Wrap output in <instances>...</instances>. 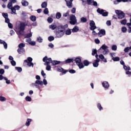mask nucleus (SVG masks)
I'll return each mask as SVG.
<instances>
[{"label": "nucleus", "mask_w": 131, "mask_h": 131, "mask_svg": "<svg viewBox=\"0 0 131 131\" xmlns=\"http://www.w3.org/2000/svg\"><path fill=\"white\" fill-rule=\"evenodd\" d=\"M102 86L105 89V90H108V89H109V86H110V85H109V83H108V82L105 81H103L102 83Z\"/></svg>", "instance_id": "obj_16"}, {"label": "nucleus", "mask_w": 131, "mask_h": 131, "mask_svg": "<svg viewBox=\"0 0 131 131\" xmlns=\"http://www.w3.org/2000/svg\"><path fill=\"white\" fill-rule=\"evenodd\" d=\"M66 34L67 35H70L71 34V30L69 29L66 31Z\"/></svg>", "instance_id": "obj_44"}, {"label": "nucleus", "mask_w": 131, "mask_h": 131, "mask_svg": "<svg viewBox=\"0 0 131 131\" xmlns=\"http://www.w3.org/2000/svg\"><path fill=\"white\" fill-rule=\"evenodd\" d=\"M112 51H117V46L113 45L112 46Z\"/></svg>", "instance_id": "obj_42"}, {"label": "nucleus", "mask_w": 131, "mask_h": 131, "mask_svg": "<svg viewBox=\"0 0 131 131\" xmlns=\"http://www.w3.org/2000/svg\"><path fill=\"white\" fill-rule=\"evenodd\" d=\"M15 68V70H17L18 72H21L22 71V68L20 67H16Z\"/></svg>", "instance_id": "obj_43"}, {"label": "nucleus", "mask_w": 131, "mask_h": 131, "mask_svg": "<svg viewBox=\"0 0 131 131\" xmlns=\"http://www.w3.org/2000/svg\"><path fill=\"white\" fill-rule=\"evenodd\" d=\"M105 33V30H101L98 33V36L102 37Z\"/></svg>", "instance_id": "obj_22"}, {"label": "nucleus", "mask_w": 131, "mask_h": 131, "mask_svg": "<svg viewBox=\"0 0 131 131\" xmlns=\"http://www.w3.org/2000/svg\"><path fill=\"white\" fill-rule=\"evenodd\" d=\"M26 42H28L29 45H31V46H35L36 43L34 41H31V39L30 38H27L26 39Z\"/></svg>", "instance_id": "obj_15"}, {"label": "nucleus", "mask_w": 131, "mask_h": 131, "mask_svg": "<svg viewBox=\"0 0 131 131\" xmlns=\"http://www.w3.org/2000/svg\"><path fill=\"white\" fill-rule=\"evenodd\" d=\"M32 36V33H29L27 34L26 36V38H30V37H31Z\"/></svg>", "instance_id": "obj_46"}, {"label": "nucleus", "mask_w": 131, "mask_h": 131, "mask_svg": "<svg viewBox=\"0 0 131 131\" xmlns=\"http://www.w3.org/2000/svg\"><path fill=\"white\" fill-rule=\"evenodd\" d=\"M42 82L44 85H47V84H48V81H47V80L45 79H43Z\"/></svg>", "instance_id": "obj_56"}, {"label": "nucleus", "mask_w": 131, "mask_h": 131, "mask_svg": "<svg viewBox=\"0 0 131 131\" xmlns=\"http://www.w3.org/2000/svg\"><path fill=\"white\" fill-rule=\"evenodd\" d=\"M75 61L77 65L78 66L79 69H82V68H84V66L83 65V63L81 62V58H76L75 59Z\"/></svg>", "instance_id": "obj_3"}, {"label": "nucleus", "mask_w": 131, "mask_h": 131, "mask_svg": "<svg viewBox=\"0 0 131 131\" xmlns=\"http://www.w3.org/2000/svg\"><path fill=\"white\" fill-rule=\"evenodd\" d=\"M110 55L112 58V60H113V59L115 58V57H116V53H110Z\"/></svg>", "instance_id": "obj_32"}, {"label": "nucleus", "mask_w": 131, "mask_h": 131, "mask_svg": "<svg viewBox=\"0 0 131 131\" xmlns=\"http://www.w3.org/2000/svg\"><path fill=\"white\" fill-rule=\"evenodd\" d=\"M25 47V44L23 43H21L18 45V49H24V48Z\"/></svg>", "instance_id": "obj_36"}, {"label": "nucleus", "mask_w": 131, "mask_h": 131, "mask_svg": "<svg viewBox=\"0 0 131 131\" xmlns=\"http://www.w3.org/2000/svg\"><path fill=\"white\" fill-rule=\"evenodd\" d=\"M103 55H107L109 53V49H108V46L105 45H103L100 48L99 51H102Z\"/></svg>", "instance_id": "obj_4"}, {"label": "nucleus", "mask_w": 131, "mask_h": 131, "mask_svg": "<svg viewBox=\"0 0 131 131\" xmlns=\"http://www.w3.org/2000/svg\"><path fill=\"white\" fill-rule=\"evenodd\" d=\"M5 73V70L1 69H0V74H4Z\"/></svg>", "instance_id": "obj_61"}, {"label": "nucleus", "mask_w": 131, "mask_h": 131, "mask_svg": "<svg viewBox=\"0 0 131 131\" xmlns=\"http://www.w3.org/2000/svg\"><path fill=\"white\" fill-rule=\"evenodd\" d=\"M112 60H113L114 62H117L119 61V60H120V58L119 57L116 56L115 58H113Z\"/></svg>", "instance_id": "obj_40"}, {"label": "nucleus", "mask_w": 131, "mask_h": 131, "mask_svg": "<svg viewBox=\"0 0 131 131\" xmlns=\"http://www.w3.org/2000/svg\"><path fill=\"white\" fill-rule=\"evenodd\" d=\"M0 43L3 45L4 48L7 50L8 48V44L4 40L0 39Z\"/></svg>", "instance_id": "obj_19"}, {"label": "nucleus", "mask_w": 131, "mask_h": 131, "mask_svg": "<svg viewBox=\"0 0 131 131\" xmlns=\"http://www.w3.org/2000/svg\"><path fill=\"white\" fill-rule=\"evenodd\" d=\"M95 42H96L97 44L100 43V40H99V39H96L95 40Z\"/></svg>", "instance_id": "obj_63"}, {"label": "nucleus", "mask_w": 131, "mask_h": 131, "mask_svg": "<svg viewBox=\"0 0 131 131\" xmlns=\"http://www.w3.org/2000/svg\"><path fill=\"white\" fill-rule=\"evenodd\" d=\"M121 24L123 25H125L126 24V19H123L121 21Z\"/></svg>", "instance_id": "obj_54"}, {"label": "nucleus", "mask_w": 131, "mask_h": 131, "mask_svg": "<svg viewBox=\"0 0 131 131\" xmlns=\"http://www.w3.org/2000/svg\"><path fill=\"white\" fill-rule=\"evenodd\" d=\"M47 6H48V3L47 2H43L41 4L42 8H47Z\"/></svg>", "instance_id": "obj_41"}, {"label": "nucleus", "mask_w": 131, "mask_h": 131, "mask_svg": "<svg viewBox=\"0 0 131 131\" xmlns=\"http://www.w3.org/2000/svg\"><path fill=\"white\" fill-rule=\"evenodd\" d=\"M49 28L52 30H55V29L57 28V25H56L55 24H52L51 25L49 26Z\"/></svg>", "instance_id": "obj_25"}, {"label": "nucleus", "mask_w": 131, "mask_h": 131, "mask_svg": "<svg viewBox=\"0 0 131 131\" xmlns=\"http://www.w3.org/2000/svg\"><path fill=\"white\" fill-rule=\"evenodd\" d=\"M63 17H68V16H69V12H67L65 13H63Z\"/></svg>", "instance_id": "obj_59"}, {"label": "nucleus", "mask_w": 131, "mask_h": 131, "mask_svg": "<svg viewBox=\"0 0 131 131\" xmlns=\"http://www.w3.org/2000/svg\"><path fill=\"white\" fill-rule=\"evenodd\" d=\"M83 63L85 66H89V65H90V62L88 60H84Z\"/></svg>", "instance_id": "obj_45"}, {"label": "nucleus", "mask_w": 131, "mask_h": 131, "mask_svg": "<svg viewBox=\"0 0 131 131\" xmlns=\"http://www.w3.org/2000/svg\"><path fill=\"white\" fill-rule=\"evenodd\" d=\"M95 57L97 59L94 61L93 64L94 67H98V66H99V62H100V59L98 58V57H99V56H98V54H96Z\"/></svg>", "instance_id": "obj_11"}, {"label": "nucleus", "mask_w": 131, "mask_h": 131, "mask_svg": "<svg viewBox=\"0 0 131 131\" xmlns=\"http://www.w3.org/2000/svg\"><path fill=\"white\" fill-rule=\"evenodd\" d=\"M7 100V98L4 96H0V101L1 102H5Z\"/></svg>", "instance_id": "obj_35"}, {"label": "nucleus", "mask_w": 131, "mask_h": 131, "mask_svg": "<svg viewBox=\"0 0 131 131\" xmlns=\"http://www.w3.org/2000/svg\"><path fill=\"white\" fill-rule=\"evenodd\" d=\"M61 17H62V14H61V13L57 12L56 14V19H60Z\"/></svg>", "instance_id": "obj_31"}, {"label": "nucleus", "mask_w": 131, "mask_h": 131, "mask_svg": "<svg viewBox=\"0 0 131 131\" xmlns=\"http://www.w3.org/2000/svg\"><path fill=\"white\" fill-rule=\"evenodd\" d=\"M51 61H52V58H48L47 56H45L43 58V62H46L45 63V65L47 66L46 70H47L48 71H50V70H51V66H50V62H51Z\"/></svg>", "instance_id": "obj_2"}, {"label": "nucleus", "mask_w": 131, "mask_h": 131, "mask_svg": "<svg viewBox=\"0 0 131 131\" xmlns=\"http://www.w3.org/2000/svg\"><path fill=\"white\" fill-rule=\"evenodd\" d=\"M43 13L44 14L48 15V14H49V9L48 8H45L43 10Z\"/></svg>", "instance_id": "obj_50"}, {"label": "nucleus", "mask_w": 131, "mask_h": 131, "mask_svg": "<svg viewBox=\"0 0 131 131\" xmlns=\"http://www.w3.org/2000/svg\"><path fill=\"white\" fill-rule=\"evenodd\" d=\"M7 8L11 10L12 14H13V13H15V10L14 9V7H13V3L11 2L9 3L7 5Z\"/></svg>", "instance_id": "obj_13"}, {"label": "nucleus", "mask_w": 131, "mask_h": 131, "mask_svg": "<svg viewBox=\"0 0 131 131\" xmlns=\"http://www.w3.org/2000/svg\"><path fill=\"white\" fill-rule=\"evenodd\" d=\"M47 21L48 23H52L53 22V18L52 17H48Z\"/></svg>", "instance_id": "obj_53"}, {"label": "nucleus", "mask_w": 131, "mask_h": 131, "mask_svg": "<svg viewBox=\"0 0 131 131\" xmlns=\"http://www.w3.org/2000/svg\"><path fill=\"white\" fill-rule=\"evenodd\" d=\"M129 50H131L130 47L125 48L124 49V51L125 53H127V52H128V51H129Z\"/></svg>", "instance_id": "obj_49"}, {"label": "nucleus", "mask_w": 131, "mask_h": 131, "mask_svg": "<svg viewBox=\"0 0 131 131\" xmlns=\"http://www.w3.org/2000/svg\"><path fill=\"white\" fill-rule=\"evenodd\" d=\"M124 69L125 70L126 74H127V75H131V72L129 71V70H130V68L129 67L124 66Z\"/></svg>", "instance_id": "obj_14"}, {"label": "nucleus", "mask_w": 131, "mask_h": 131, "mask_svg": "<svg viewBox=\"0 0 131 131\" xmlns=\"http://www.w3.org/2000/svg\"><path fill=\"white\" fill-rule=\"evenodd\" d=\"M70 23L72 25H75V24H76L77 22V20L76 19V17L75 16V15L73 14H72L70 15Z\"/></svg>", "instance_id": "obj_6"}, {"label": "nucleus", "mask_w": 131, "mask_h": 131, "mask_svg": "<svg viewBox=\"0 0 131 131\" xmlns=\"http://www.w3.org/2000/svg\"><path fill=\"white\" fill-rule=\"evenodd\" d=\"M90 29L91 30H95L97 27H96V25L95 24V21L93 20H90Z\"/></svg>", "instance_id": "obj_12"}, {"label": "nucleus", "mask_w": 131, "mask_h": 131, "mask_svg": "<svg viewBox=\"0 0 131 131\" xmlns=\"http://www.w3.org/2000/svg\"><path fill=\"white\" fill-rule=\"evenodd\" d=\"M55 39V37L53 36H50L48 37V40L49 41H52V40H54Z\"/></svg>", "instance_id": "obj_51"}, {"label": "nucleus", "mask_w": 131, "mask_h": 131, "mask_svg": "<svg viewBox=\"0 0 131 131\" xmlns=\"http://www.w3.org/2000/svg\"><path fill=\"white\" fill-rule=\"evenodd\" d=\"M73 62V59L69 58L66 60V61L61 62L62 64H66L67 63H72Z\"/></svg>", "instance_id": "obj_23"}, {"label": "nucleus", "mask_w": 131, "mask_h": 131, "mask_svg": "<svg viewBox=\"0 0 131 131\" xmlns=\"http://www.w3.org/2000/svg\"><path fill=\"white\" fill-rule=\"evenodd\" d=\"M65 2H66L67 6L68 8H72V2H73V0H69V1L65 0Z\"/></svg>", "instance_id": "obj_17"}, {"label": "nucleus", "mask_w": 131, "mask_h": 131, "mask_svg": "<svg viewBox=\"0 0 131 131\" xmlns=\"http://www.w3.org/2000/svg\"><path fill=\"white\" fill-rule=\"evenodd\" d=\"M21 4L24 6L26 7V6L28 5V2L25 0H23L21 1Z\"/></svg>", "instance_id": "obj_30"}, {"label": "nucleus", "mask_w": 131, "mask_h": 131, "mask_svg": "<svg viewBox=\"0 0 131 131\" xmlns=\"http://www.w3.org/2000/svg\"><path fill=\"white\" fill-rule=\"evenodd\" d=\"M84 4H88V5H92L94 0H81Z\"/></svg>", "instance_id": "obj_18"}, {"label": "nucleus", "mask_w": 131, "mask_h": 131, "mask_svg": "<svg viewBox=\"0 0 131 131\" xmlns=\"http://www.w3.org/2000/svg\"><path fill=\"white\" fill-rule=\"evenodd\" d=\"M2 15H3V17H5V19H6L7 18H8V15L7 13H3Z\"/></svg>", "instance_id": "obj_60"}, {"label": "nucleus", "mask_w": 131, "mask_h": 131, "mask_svg": "<svg viewBox=\"0 0 131 131\" xmlns=\"http://www.w3.org/2000/svg\"><path fill=\"white\" fill-rule=\"evenodd\" d=\"M10 63L12 66H16V61L14 60H11Z\"/></svg>", "instance_id": "obj_55"}, {"label": "nucleus", "mask_w": 131, "mask_h": 131, "mask_svg": "<svg viewBox=\"0 0 131 131\" xmlns=\"http://www.w3.org/2000/svg\"><path fill=\"white\" fill-rule=\"evenodd\" d=\"M32 121V120L31 119H28L26 123V126H29L30 125V123Z\"/></svg>", "instance_id": "obj_27"}, {"label": "nucleus", "mask_w": 131, "mask_h": 131, "mask_svg": "<svg viewBox=\"0 0 131 131\" xmlns=\"http://www.w3.org/2000/svg\"><path fill=\"white\" fill-rule=\"evenodd\" d=\"M71 12L72 13V14H75V12H76V9H75V8H73Z\"/></svg>", "instance_id": "obj_58"}, {"label": "nucleus", "mask_w": 131, "mask_h": 131, "mask_svg": "<svg viewBox=\"0 0 131 131\" xmlns=\"http://www.w3.org/2000/svg\"><path fill=\"white\" fill-rule=\"evenodd\" d=\"M32 62V58L31 57H28L27 59L25 60V62L27 63V66H29V67H33L34 66V64Z\"/></svg>", "instance_id": "obj_7"}, {"label": "nucleus", "mask_w": 131, "mask_h": 131, "mask_svg": "<svg viewBox=\"0 0 131 131\" xmlns=\"http://www.w3.org/2000/svg\"><path fill=\"white\" fill-rule=\"evenodd\" d=\"M97 12L104 17L108 16V12L103 9H100V8H98Z\"/></svg>", "instance_id": "obj_9"}, {"label": "nucleus", "mask_w": 131, "mask_h": 131, "mask_svg": "<svg viewBox=\"0 0 131 131\" xmlns=\"http://www.w3.org/2000/svg\"><path fill=\"white\" fill-rule=\"evenodd\" d=\"M69 72H70V73H72V74L75 73V70H70L69 71Z\"/></svg>", "instance_id": "obj_64"}, {"label": "nucleus", "mask_w": 131, "mask_h": 131, "mask_svg": "<svg viewBox=\"0 0 131 131\" xmlns=\"http://www.w3.org/2000/svg\"><path fill=\"white\" fill-rule=\"evenodd\" d=\"M37 41H38V42H42V38H41V37H38L37 38Z\"/></svg>", "instance_id": "obj_48"}, {"label": "nucleus", "mask_w": 131, "mask_h": 131, "mask_svg": "<svg viewBox=\"0 0 131 131\" xmlns=\"http://www.w3.org/2000/svg\"><path fill=\"white\" fill-rule=\"evenodd\" d=\"M80 20L81 22H82V23H85V22H86L87 21L86 18L83 17H81Z\"/></svg>", "instance_id": "obj_37"}, {"label": "nucleus", "mask_w": 131, "mask_h": 131, "mask_svg": "<svg viewBox=\"0 0 131 131\" xmlns=\"http://www.w3.org/2000/svg\"><path fill=\"white\" fill-rule=\"evenodd\" d=\"M25 99H26V101H27V102H31V100H32L31 99V97H30V96H27Z\"/></svg>", "instance_id": "obj_39"}, {"label": "nucleus", "mask_w": 131, "mask_h": 131, "mask_svg": "<svg viewBox=\"0 0 131 131\" xmlns=\"http://www.w3.org/2000/svg\"><path fill=\"white\" fill-rule=\"evenodd\" d=\"M17 52L18 54H25V50L24 49V48L18 49L17 50Z\"/></svg>", "instance_id": "obj_24"}, {"label": "nucleus", "mask_w": 131, "mask_h": 131, "mask_svg": "<svg viewBox=\"0 0 131 131\" xmlns=\"http://www.w3.org/2000/svg\"><path fill=\"white\" fill-rule=\"evenodd\" d=\"M41 74L44 77V78H46V73H45V71L42 70L41 72Z\"/></svg>", "instance_id": "obj_57"}, {"label": "nucleus", "mask_w": 131, "mask_h": 131, "mask_svg": "<svg viewBox=\"0 0 131 131\" xmlns=\"http://www.w3.org/2000/svg\"><path fill=\"white\" fill-rule=\"evenodd\" d=\"M4 79L6 80V83H7V84H10V83H11V81H10V80H8L7 77H4Z\"/></svg>", "instance_id": "obj_34"}, {"label": "nucleus", "mask_w": 131, "mask_h": 131, "mask_svg": "<svg viewBox=\"0 0 131 131\" xmlns=\"http://www.w3.org/2000/svg\"><path fill=\"white\" fill-rule=\"evenodd\" d=\"M39 85H41V86L43 85V83L42 82V81L40 80H36L35 83H32L31 84V86H33V87L35 86L36 89H39Z\"/></svg>", "instance_id": "obj_5"}, {"label": "nucleus", "mask_w": 131, "mask_h": 131, "mask_svg": "<svg viewBox=\"0 0 131 131\" xmlns=\"http://www.w3.org/2000/svg\"><path fill=\"white\" fill-rule=\"evenodd\" d=\"M79 30V28L77 26L74 27L72 30V32L75 33L77 32Z\"/></svg>", "instance_id": "obj_26"}, {"label": "nucleus", "mask_w": 131, "mask_h": 131, "mask_svg": "<svg viewBox=\"0 0 131 131\" xmlns=\"http://www.w3.org/2000/svg\"><path fill=\"white\" fill-rule=\"evenodd\" d=\"M121 31L123 32V33H125L126 31H127V29L125 27H123L121 28Z\"/></svg>", "instance_id": "obj_38"}, {"label": "nucleus", "mask_w": 131, "mask_h": 131, "mask_svg": "<svg viewBox=\"0 0 131 131\" xmlns=\"http://www.w3.org/2000/svg\"><path fill=\"white\" fill-rule=\"evenodd\" d=\"M96 54H97V50L93 49L92 53V56H94L95 55H96Z\"/></svg>", "instance_id": "obj_47"}, {"label": "nucleus", "mask_w": 131, "mask_h": 131, "mask_svg": "<svg viewBox=\"0 0 131 131\" xmlns=\"http://www.w3.org/2000/svg\"><path fill=\"white\" fill-rule=\"evenodd\" d=\"M13 9L15 10V13H13V14H16V10H20V6H18V5H16L15 6H14L13 7Z\"/></svg>", "instance_id": "obj_33"}, {"label": "nucleus", "mask_w": 131, "mask_h": 131, "mask_svg": "<svg viewBox=\"0 0 131 131\" xmlns=\"http://www.w3.org/2000/svg\"><path fill=\"white\" fill-rule=\"evenodd\" d=\"M57 71H58V72H63V71H64V69L61 67H59L57 68Z\"/></svg>", "instance_id": "obj_52"}, {"label": "nucleus", "mask_w": 131, "mask_h": 131, "mask_svg": "<svg viewBox=\"0 0 131 131\" xmlns=\"http://www.w3.org/2000/svg\"><path fill=\"white\" fill-rule=\"evenodd\" d=\"M115 12L117 15H118L119 19H123V18H124V13L123 12L120 10H116Z\"/></svg>", "instance_id": "obj_8"}, {"label": "nucleus", "mask_w": 131, "mask_h": 131, "mask_svg": "<svg viewBox=\"0 0 131 131\" xmlns=\"http://www.w3.org/2000/svg\"><path fill=\"white\" fill-rule=\"evenodd\" d=\"M63 35H64V30L63 29L59 30L58 31H57L56 32L57 37H58V38L62 37Z\"/></svg>", "instance_id": "obj_10"}, {"label": "nucleus", "mask_w": 131, "mask_h": 131, "mask_svg": "<svg viewBox=\"0 0 131 131\" xmlns=\"http://www.w3.org/2000/svg\"><path fill=\"white\" fill-rule=\"evenodd\" d=\"M30 19L31 21H32V22H34L36 21V16L34 15H32L30 16Z\"/></svg>", "instance_id": "obj_28"}, {"label": "nucleus", "mask_w": 131, "mask_h": 131, "mask_svg": "<svg viewBox=\"0 0 131 131\" xmlns=\"http://www.w3.org/2000/svg\"><path fill=\"white\" fill-rule=\"evenodd\" d=\"M15 28L16 32L18 35H23L24 34V30H25V24L18 21L16 22Z\"/></svg>", "instance_id": "obj_1"}, {"label": "nucleus", "mask_w": 131, "mask_h": 131, "mask_svg": "<svg viewBox=\"0 0 131 131\" xmlns=\"http://www.w3.org/2000/svg\"><path fill=\"white\" fill-rule=\"evenodd\" d=\"M97 108L99 109V111L103 110V107H102V105H101L100 103H97Z\"/></svg>", "instance_id": "obj_29"}, {"label": "nucleus", "mask_w": 131, "mask_h": 131, "mask_svg": "<svg viewBox=\"0 0 131 131\" xmlns=\"http://www.w3.org/2000/svg\"><path fill=\"white\" fill-rule=\"evenodd\" d=\"M99 57L103 61V62H104V63H107V59L105 58V56H104V55L100 54L99 55Z\"/></svg>", "instance_id": "obj_21"}, {"label": "nucleus", "mask_w": 131, "mask_h": 131, "mask_svg": "<svg viewBox=\"0 0 131 131\" xmlns=\"http://www.w3.org/2000/svg\"><path fill=\"white\" fill-rule=\"evenodd\" d=\"M50 63H52V65H58L59 64H60V63H62V62L60 61H57V60H53V61H52V59H51V61H50Z\"/></svg>", "instance_id": "obj_20"}, {"label": "nucleus", "mask_w": 131, "mask_h": 131, "mask_svg": "<svg viewBox=\"0 0 131 131\" xmlns=\"http://www.w3.org/2000/svg\"><path fill=\"white\" fill-rule=\"evenodd\" d=\"M8 24V27L9 28H11V29L13 28V25L12 24L9 23Z\"/></svg>", "instance_id": "obj_62"}]
</instances>
